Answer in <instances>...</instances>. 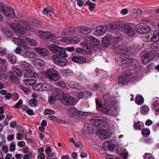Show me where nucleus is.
I'll use <instances>...</instances> for the list:
<instances>
[{"label":"nucleus","instance_id":"obj_2","mask_svg":"<svg viewBox=\"0 0 159 159\" xmlns=\"http://www.w3.org/2000/svg\"><path fill=\"white\" fill-rule=\"evenodd\" d=\"M119 61L120 63L119 64L123 65V67H129L132 66L134 68L138 64L137 60L134 58H129L128 54L126 55H121L119 60Z\"/></svg>","mask_w":159,"mask_h":159},{"label":"nucleus","instance_id":"obj_48","mask_svg":"<svg viewBox=\"0 0 159 159\" xmlns=\"http://www.w3.org/2000/svg\"><path fill=\"white\" fill-rule=\"evenodd\" d=\"M43 83H41L38 84L37 85L35 86V90L38 91H43Z\"/></svg>","mask_w":159,"mask_h":159},{"label":"nucleus","instance_id":"obj_47","mask_svg":"<svg viewBox=\"0 0 159 159\" xmlns=\"http://www.w3.org/2000/svg\"><path fill=\"white\" fill-rule=\"evenodd\" d=\"M95 102L96 105V108L97 110L102 107L103 104L102 103L101 101L97 98H95Z\"/></svg>","mask_w":159,"mask_h":159},{"label":"nucleus","instance_id":"obj_54","mask_svg":"<svg viewBox=\"0 0 159 159\" xmlns=\"http://www.w3.org/2000/svg\"><path fill=\"white\" fill-rule=\"evenodd\" d=\"M71 40L72 43L76 44L80 41V39L77 37H74L72 38Z\"/></svg>","mask_w":159,"mask_h":159},{"label":"nucleus","instance_id":"obj_38","mask_svg":"<svg viewBox=\"0 0 159 159\" xmlns=\"http://www.w3.org/2000/svg\"><path fill=\"white\" fill-rule=\"evenodd\" d=\"M29 37L25 36L22 35L18 36V39L19 41H20L21 43H27L29 41Z\"/></svg>","mask_w":159,"mask_h":159},{"label":"nucleus","instance_id":"obj_6","mask_svg":"<svg viewBox=\"0 0 159 159\" xmlns=\"http://www.w3.org/2000/svg\"><path fill=\"white\" fill-rule=\"evenodd\" d=\"M106 119L101 116L93 117L90 119V122L94 126L103 127L106 125Z\"/></svg>","mask_w":159,"mask_h":159},{"label":"nucleus","instance_id":"obj_36","mask_svg":"<svg viewBox=\"0 0 159 159\" xmlns=\"http://www.w3.org/2000/svg\"><path fill=\"white\" fill-rule=\"evenodd\" d=\"M102 112L105 115H112L113 114L111 110L107 107H104L102 109Z\"/></svg>","mask_w":159,"mask_h":159},{"label":"nucleus","instance_id":"obj_62","mask_svg":"<svg viewBox=\"0 0 159 159\" xmlns=\"http://www.w3.org/2000/svg\"><path fill=\"white\" fill-rule=\"evenodd\" d=\"M150 132L149 130L143 129L142 131V134L143 135H148Z\"/></svg>","mask_w":159,"mask_h":159},{"label":"nucleus","instance_id":"obj_46","mask_svg":"<svg viewBox=\"0 0 159 159\" xmlns=\"http://www.w3.org/2000/svg\"><path fill=\"white\" fill-rule=\"evenodd\" d=\"M53 12V11L52 8L50 7L44 8L43 11V13L45 15H47L49 12L52 13Z\"/></svg>","mask_w":159,"mask_h":159},{"label":"nucleus","instance_id":"obj_55","mask_svg":"<svg viewBox=\"0 0 159 159\" xmlns=\"http://www.w3.org/2000/svg\"><path fill=\"white\" fill-rule=\"evenodd\" d=\"M29 41L28 42L27 44H28L32 46H35L36 44V43L34 40L29 38Z\"/></svg>","mask_w":159,"mask_h":159},{"label":"nucleus","instance_id":"obj_45","mask_svg":"<svg viewBox=\"0 0 159 159\" xmlns=\"http://www.w3.org/2000/svg\"><path fill=\"white\" fill-rule=\"evenodd\" d=\"M86 4L89 6V9L90 11H92L95 8V4L88 0L86 2Z\"/></svg>","mask_w":159,"mask_h":159},{"label":"nucleus","instance_id":"obj_41","mask_svg":"<svg viewBox=\"0 0 159 159\" xmlns=\"http://www.w3.org/2000/svg\"><path fill=\"white\" fill-rule=\"evenodd\" d=\"M135 102L138 104H141L143 102V98L141 95H138L135 98Z\"/></svg>","mask_w":159,"mask_h":159},{"label":"nucleus","instance_id":"obj_9","mask_svg":"<svg viewBox=\"0 0 159 159\" xmlns=\"http://www.w3.org/2000/svg\"><path fill=\"white\" fill-rule=\"evenodd\" d=\"M11 28L18 34H23L26 32L25 28L21 25L20 23L17 24L12 23L10 25Z\"/></svg>","mask_w":159,"mask_h":159},{"label":"nucleus","instance_id":"obj_20","mask_svg":"<svg viewBox=\"0 0 159 159\" xmlns=\"http://www.w3.org/2000/svg\"><path fill=\"white\" fill-rule=\"evenodd\" d=\"M71 60L74 62L80 64H84L87 62L86 58L81 56H74L72 57Z\"/></svg>","mask_w":159,"mask_h":159},{"label":"nucleus","instance_id":"obj_53","mask_svg":"<svg viewBox=\"0 0 159 159\" xmlns=\"http://www.w3.org/2000/svg\"><path fill=\"white\" fill-rule=\"evenodd\" d=\"M13 72L16 74L18 77H20L21 76L22 73L21 70L17 68H15L13 69Z\"/></svg>","mask_w":159,"mask_h":159},{"label":"nucleus","instance_id":"obj_50","mask_svg":"<svg viewBox=\"0 0 159 159\" xmlns=\"http://www.w3.org/2000/svg\"><path fill=\"white\" fill-rule=\"evenodd\" d=\"M8 7L4 4L0 3V11L2 12L3 14Z\"/></svg>","mask_w":159,"mask_h":159},{"label":"nucleus","instance_id":"obj_22","mask_svg":"<svg viewBox=\"0 0 159 159\" xmlns=\"http://www.w3.org/2000/svg\"><path fill=\"white\" fill-rule=\"evenodd\" d=\"M95 34L98 36L102 35L105 33L107 31V28L105 26H97L95 28Z\"/></svg>","mask_w":159,"mask_h":159},{"label":"nucleus","instance_id":"obj_34","mask_svg":"<svg viewBox=\"0 0 159 159\" xmlns=\"http://www.w3.org/2000/svg\"><path fill=\"white\" fill-rule=\"evenodd\" d=\"M20 65L21 68L23 69L24 70L27 69H30L32 66L31 64L27 63L25 61H20Z\"/></svg>","mask_w":159,"mask_h":159},{"label":"nucleus","instance_id":"obj_16","mask_svg":"<svg viewBox=\"0 0 159 159\" xmlns=\"http://www.w3.org/2000/svg\"><path fill=\"white\" fill-rule=\"evenodd\" d=\"M126 25L123 22L118 21L113 23L111 25V28L113 30H119L122 32Z\"/></svg>","mask_w":159,"mask_h":159},{"label":"nucleus","instance_id":"obj_37","mask_svg":"<svg viewBox=\"0 0 159 159\" xmlns=\"http://www.w3.org/2000/svg\"><path fill=\"white\" fill-rule=\"evenodd\" d=\"M7 57L8 61L12 64H14L16 62V56L13 54L9 53L8 54Z\"/></svg>","mask_w":159,"mask_h":159},{"label":"nucleus","instance_id":"obj_49","mask_svg":"<svg viewBox=\"0 0 159 159\" xmlns=\"http://www.w3.org/2000/svg\"><path fill=\"white\" fill-rule=\"evenodd\" d=\"M54 84L57 86L61 87L62 88H65L66 87V84L61 81L55 83Z\"/></svg>","mask_w":159,"mask_h":159},{"label":"nucleus","instance_id":"obj_56","mask_svg":"<svg viewBox=\"0 0 159 159\" xmlns=\"http://www.w3.org/2000/svg\"><path fill=\"white\" fill-rule=\"evenodd\" d=\"M37 103V102L36 99L33 98L29 101V104L31 106H34L36 105Z\"/></svg>","mask_w":159,"mask_h":159},{"label":"nucleus","instance_id":"obj_15","mask_svg":"<svg viewBox=\"0 0 159 159\" xmlns=\"http://www.w3.org/2000/svg\"><path fill=\"white\" fill-rule=\"evenodd\" d=\"M87 43L84 42V45L85 44L87 46H89L91 45L93 46H98L100 43V41L97 39L93 37H88L86 38Z\"/></svg>","mask_w":159,"mask_h":159},{"label":"nucleus","instance_id":"obj_3","mask_svg":"<svg viewBox=\"0 0 159 159\" xmlns=\"http://www.w3.org/2000/svg\"><path fill=\"white\" fill-rule=\"evenodd\" d=\"M49 49L55 54V55L59 57L65 58L68 56L66 53V49L64 48L60 47L54 44H52L49 45Z\"/></svg>","mask_w":159,"mask_h":159},{"label":"nucleus","instance_id":"obj_58","mask_svg":"<svg viewBox=\"0 0 159 159\" xmlns=\"http://www.w3.org/2000/svg\"><path fill=\"white\" fill-rule=\"evenodd\" d=\"M23 50L20 47H18L16 49L15 52L16 54H20L22 56V52Z\"/></svg>","mask_w":159,"mask_h":159},{"label":"nucleus","instance_id":"obj_27","mask_svg":"<svg viewBox=\"0 0 159 159\" xmlns=\"http://www.w3.org/2000/svg\"><path fill=\"white\" fill-rule=\"evenodd\" d=\"M8 76L9 80L11 82L15 83L16 84H18L19 83L18 79L15 74L12 72H10Z\"/></svg>","mask_w":159,"mask_h":159},{"label":"nucleus","instance_id":"obj_19","mask_svg":"<svg viewBox=\"0 0 159 159\" xmlns=\"http://www.w3.org/2000/svg\"><path fill=\"white\" fill-rule=\"evenodd\" d=\"M146 37L148 39L145 40L146 42H149L150 39H149V35H147ZM150 41L153 42H156L159 40V30H155L153 33V36L151 38Z\"/></svg>","mask_w":159,"mask_h":159},{"label":"nucleus","instance_id":"obj_8","mask_svg":"<svg viewBox=\"0 0 159 159\" xmlns=\"http://www.w3.org/2000/svg\"><path fill=\"white\" fill-rule=\"evenodd\" d=\"M118 44L113 43V51L114 53L115 54H120V57L119 59H118V61H119V60L120 59V57L122 55H127V54L126 53V50L125 49V48L126 46V45H117Z\"/></svg>","mask_w":159,"mask_h":159},{"label":"nucleus","instance_id":"obj_51","mask_svg":"<svg viewBox=\"0 0 159 159\" xmlns=\"http://www.w3.org/2000/svg\"><path fill=\"white\" fill-rule=\"evenodd\" d=\"M55 112L54 110L51 109H46L45 110L44 114L45 115L54 114Z\"/></svg>","mask_w":159,"mask_h":159},{"label":"nucleus","instance_id":"obj_12","mask_svg":"<svg viewBox=\"0 0 159 159\" xmlns=\"http://www.w3.org/2000/svg\"><path fill=\"white\" fill-rule=\"evenodd\" d=\"M51 59L54 63L61 66H64L67 63V60L66 59L60 57L55 55H52L51 56Z\"/></svg>","mask_w":159,"mask_h":159},{"label":"nucleus","instance_id":"obj_25","mask_svg":"<svg viewBox=\"0 0 159 159\" xmlns=\"http://www.w3.org/2000/svg\"><path fill=\"white\" fill-rule=\"evenodd\" d=\"M92 95L91 93L87 91L84 92H80L77 93V97L79 99L83 98L86 99L88 98L91 97Z\"/></svg>","mask_w":159,"mask_h":159},{"label":"nucleus","instance_id":"obj_30","mask_svg":"<svg viewBox=\"0 0 159 159\" xmlns=\"http://www.w3.org/2000/svg\"><path fill=\"white\" fill-rule=\"evenodd\" d=\"M113 43L118 44V42L123 39V35L120 33H117L115 36H113Z\"/></svg>","mask_w":159,"mask_h":159},{"label":"nucleus","instance_id":"obj_42","mask_svg":"<svg viewBox=\"0 0 159 159\" xmlns=\"http://www.w3.org/2000/svg\"><path fill=\"white\" fill-rule=\"evenodd\" d=\"M149 111V108L147 106L144 105L141 107L140 112L143 114H147Z\"/></svg>","mask_w":159,"mask_h":159},{"label":"nucleus","instance_id":"obj_59","mask_svg":"<svg viewBox=\"0 0 159 159\" xmlns=\"http://www.w3.org/2000/svg\"><path fill=\"white\" fill-rule=\"evenodd\" d=\"M50 35H51V33L50 32H44V35L43 36V38L45 39H48Z\"/></svg>","mask_w":159,"mask_h":159},{"label":"nucleus","instance_id":"obj_26","mask_svg":"<svg viewBox=\"0 0 159 159\" xmlns=\"http://www.w3.org/2000/svg\"><path fill=\"white\" fill-rule=\"evenodd\" d=\"M35 50L39 54L43 57H46L48 54V51L44 48H36L35 49Z\"/></svg>","mask_w":159,"mask_h":159},{"label":"nucleus","instance_id":"obj_4","mask_svg":"<svg viewBox=\"0 0 159 159\" xmlns=\"http://www.w3.org/2000/svg\"><path fill=\"white\" fill-rule=\"evenodd\" d=\"M45 74L48 79L50 80L56 81L59 80L60 75L57 70L53 68L48 69Z\"/></svg>","mask_w":159,"mask_h":159},{"label":"nucleus","instance_id":"obj_10","mask_svg":"<svg viewBox=\"0 0 159 159\" xmlns=\"http://www.w3.org/2000/svg\"><path fill=\"white\" fill-rule=\"evenodd\" d=\"M61 100V102L66 106L73 105L75 104V99L67 93L63 94Z\"/></svg>","mask_w":159,"mask_h":159},{"label":"nucleus","instance_id":"obj_14","mask_svg":"<svg viewBox=\"0 0 159 159\" xmlns=\"http://www.w3.org/2000/svg\"><path fill=\"white\" fill-rule=\"evenodd\" d=\"M67 111L68 114L70 116L76 118L84 115L83 112L78 111L75 107L69 108Z\"/></svg>","mask_w":159,"mask_h":159},{"label":"nucleus","instance_id":"obj_63","mask_svg":"<svg viewBox=\"0 0 159 159\" xmlns=\"http://www.w3.org/2000/svg\"><path fill=\"white\" fill-rule=\"evenodd\" d=\"M32 157V153L31 152H29L28 154L24 155L23 159H30Z\"/></svg>","mask_w":159,"mask_h":159},{"label":"nucleus","instance_id":"obj_44","mask_svg":"<svg viewBox=\"0 0 159 159\" xmlns=\"http://www.w3.org/2000/svg\"><path fill=\"white\" fill-rule=\"evenodd\" d=\"M31 73L32 71H31L29 70V69H27V70H24L23 74L25 76L27 77L31 78L32 76Z\"/></svg>","mask_w":159,"mask_h":159},{"label":"nucleus","instance_id":"obj_23","mask_svg":"<svg viewBox=\"0 0 159 159\" xmlns=\"http://www.w3.org/2000/svg\"><path fill=\"white\" fill-rule=\"evenodd\" d=\"M122 32H124L130 37H133L134 34V29L127 25H126L125 26L124 30Z\"/></svg>","mask_w":159,"mask_h":159},{"label":"nucleus","instance_id":"obj_11","mask_svg":"<svg viewBox=\"0 0 159 159\" xmlns=\"http://www.w3.org/2000/svg\"><path fill=\"white\" fill-rule=\"evenodd\" d=\"M135 30L140 34H146L151 30V28L147 25L139 24L135 27Z\"/></svg>","mask_w":159,"mask_h":159},{"label":"nucleus","instance_id":"obj_60","mask_svg":"<svg viewBox=\"0 0 159 159\" xmlns=\"http://www.w3.org/2000/svg\"><path fill=\"white\" fill-rule=\"evenodd\" d=\"M22 104V101L20 99L15 105V107L16 108H20Z\"/></svg>","mask_w":159,"mask_h":159},{"label":"nucleus","instance_id":"obj_17","mask_svg":"<svg viewBox=\"0 0 159 159\" xmlns=\"http://www.w3.org/2000/svg\"><path fill=\"white\" fill-rule=\"evenodd\" d=\"M113 36L107 35L104 37L102 40L103 45L106 47H108L110 44L113 45Z\"/></svg>","mask_w":159,"mask_h":159},{"label":"nucleus","instance_id":"obj_28","mask_svg":"<svg viewBox=\"0 0 159 159\" xmlns=\"http://www.w3.org/2000/svg\"><path fill=\"white\" fill-rule=\"evenodd\" d=\"M125 49L126 50V52L128 54L129 52H135L137 51L139 49V48L136 45H133V47H131L129 45H126V46L125 48Z\"/></svg>","mask_w":159,"mask_h":159},{"label":"nucleus","instance_id":"obj_7","mask_svg":"<svg viewBox=\"0 0 159 159\" xmlns=\"http://www.w3.org/2000/svg\"><path fill=\"white\" fill-rule=\"evenodd\" d=\"M156 55L155 51L152 50L148 51L144 54L142 57L141 62L144 64L151 61Z\"/></svg>","mask_w":159,"mask_h":159},{"label":"nucleus","instance_id":"obj_39","mask_svg":"<svg viewBox=\"0 0 159 159\" xmlns=\"http://www.w3.org/2000/svg\"><path fill=\"white\" fill-rule=\"evenodd\" d=\"M3 34L7 38H11L12 36V33L11 31L7 29L3 30Z\"/></svg>","mask_w":159,"mask_h":159},{"label":"nucleus","instance_id":"obj_40","mask_svg":"<svg viewBox=\"0 0 159 159\" xmlns=\"http://www.w3.org/2000/svg\"><path fill=\"white\" fill-rule=\"evenodd\" d=\"M43 91H49L51 90L52 88L51 85L48 83H43Z\"/></svg>","mask_w":159,"mask_h":159},{"label":"nucleus","instance_id":"obj_33","mask_svg":"<svg viewBox=\"0 0 159 159\" xmlns=\"http://www.w3.org/2000/svg\"><path fill=\"white\" fill-rule=\"evenodd\" d=\"M25 84L27 86L34 85L36 83V80L31 78L24 79L23 80Z\"/></svg>","mask_w":159,"mask_h":159},{"label":"nucleus","instance_id":"obj_57","mask_svg":"<svg viewBox=\"0 0 159 159\" xmlns=\"http://www.w3.org/2000/svg\"><path fill=\"white\" fill-rule=\"evenodd\" d=\"M55 99L56 98L54 95L50 96L48 99L49 103L51 104H53L55 102Z\"/></svg>","mask_w":159,"mask_h":159},{"label":"nucleus","instance_id":"obj_29","mask_svg":"<svg viewBox=\"0 0 159 159\" xmlns=\"http://www.w3.org/2000/svg\"><path fill=\"white\" fill-rule=\"evenodd\" d=\"M93 129V128L91 125L85 123L84 125L83 132L84 134H88L90 133Z\"/></svg>","mask_w":159,"mask_h":159},{"label":"nucleus","instance_id":"obj_13","mask_svg":"<svg viewBox=\"0 0 159 159\" xmlns=\"http://www.w3.org/2000/svg\"><path fill=\"white\" fill-rule=\"evenodd\" d=\"M97 135L100 139H104L109 138L111 135L110 129H100L96 132Z\"/></svg>","mask_w":159,"mask_h":159},{"label":"nucleus","instance_id":"obj_64","mask_svg":"<svg viewBox=\"0 0 159 159\" xmlns=\"http://www.w3.org/2000/svg\"><path fill=\"white\" fill-rule=\"evenodd\" d=\"M2 150L4 153H7L8 151V147L7 146L2 145Z\"/></svg>","mask_w":159,"mask_h":159},{"label":"nucleus","instance_id":"obj_52","mask_svg":"<svg viewBox=\"0 0 159 159\" xmlns=\"http://www.w3.org/2000/svg\"><path fill=\"white\" fill-rule=\"evenodd\" d=\"M12 41L15 44L17 45L20 47V44H23L22 43H21L19 42L18 36V38L16 37H14L12 39Z\"/></svg>","mask_w":159,"mask_h":159},{"label":"nucleus","instance_id":"obj_61","mask_svg":"<svg viewBox=\"0 0 159 159\" xmlns=\"http://www.w3.org/2000/svg\"><path fill=\"white\" fill-rule=\"evenodd\" d=\"M14 143H12L10 145L9 147V150L11 152L14 151L15 149V143L13 142Z\"/></svg>","mask_w":159,"mask_h":159},{"label":"nucleus","instance_id":"obj_43","mask_svg":"<svg viewBox=\"0 0 159 159\" xmlns=\"http://www.w3.org/2000/svg\"><path fill=\"white\" fill-rule=\"evenodd\" d=\"M69 87L71 88H73L76 89L78 86L79 84L76 82L73 81H70L68 84Z\"/></svg>","mask_w":159,"mask_h":159},{"label":"nucleus","instance_id":"obj_1","mask_svg":"<svg viewBox=\"0 0 159 159\" xmlns=\"http://www.w3.org/2000/svg\"><path fill=\"white\" fill-rule=\"evenodd\" d=\"M137 77V75L134 70H127L122 73L121 76L118 77L117 82L119 84H125L134 82Z\"/></svg>","mask_w":159,"mask_h":159},{"label":"nucleus","instance_id":"obj_5","mask_svg":"<svg viewBox=\"0 0 159 159\" xmlns=\"http://www.w3.org/2000/svg\"><path fill=\"white\" fill-rule=\"evenodd\" d=\"M20 47L24 49L22 52V56L25 58L34 59L35 57V53L29 51L28 50L30 47L25 44H20Z\"/></svg>","mask_w":159,"mask_h":159},{"label":"nucleus","instance_id":"obj_21","mask_svg":"<svg viewBox=\"0 0 159 159\" xmlns=\"http://www.w3.org/2000/svg\"><path fill=\"white\" fill-rule=\"evenodd\" d=\"M78 31L84 35H86L89 34L91 32V29L90 28L81 26L77 27Z\"/></svg>","mask_w":159,"mask_h":159},{"label":"nucleus","instance_id":"obj_32","mask_svg":"<svg viewBox=\"0 0 159 159\" xmlns=\"http://www.w3.org/2000/svg\"><path fill=\"white\" fill-rule=\"evenodd\" d=\"M115 141L112 140L111 141L104 143L103 145L107 146L108 150L112 151L114 149L115 147Z\"/></svg>","mask_w":159,"mask_h":159},{"label":"nucleus","instance_id":"obj_31","mask_svg":"<svg viewBox=\"0 0 159 159\" xmlns=\"http://www.w3.org/2000/svg\"><path fill=\"white\" fill-rule=\"evenodd\" d=\"M4 14L6 16L11 17H14L15 16L14 9L10 7H8L7 9Z\"/></svg>","mask_w":159,"mask_h":159},{"label":"nucleus","instance_id":"obj_35","mask_svg":"<svg viewBox=\"0 0 159 159\" xmlns=\"http://www.w3.org/2000/svg\"><path fill=\"white\" fill-rule=\"evenodd\" d=\"M75 32V29L74 27H72L70 29H67L63 31L65 35H70L72 34Z\"/></svg>","mask_w":159,"mask_h":159},{"label":"nucleus","instance_id":"obj_18","mask_svg":"<svg viewBox=\"0 0 159 159\" xmlns=\"http://www.w3.org/2000/svg\"><path fill=\"white\" fill-rule=\"evenodd\" d=\"M32 62V64L39 69H41L44 67V61L41 59L34 58Z\"/></svg>","mask_w":159,"mask_h":159},{"label":"nucleus","instance_id":"obj_24","mask_svg":"<svg viewBox=\"0 0 159 159\" xmlns=\"http://www.w3.org/2000/svg\"><path fill=\"white\" fill-rule=\"evenodd\" d=\"M53 94L57 100H61L64 94L63 91L60 89H56L53 92Z\"/></svg>","mask_w":159,"mask_h":159}]
</instances>
